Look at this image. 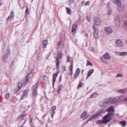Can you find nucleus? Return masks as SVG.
I'll list each match as a JSON object with an SVG mask.
<instances>
[{
  "label": "nucleus",
  "mask_w": 127,
  "mask_h": 127,
  "mask_svg": "<svg viewBox=\"0 0 127 127\" xmlns=\"http://www.w3.org/2000/svg\"><path fill=\"white\" fill-rule=\"evenodd\" d=\"M38 83L33 86V89L32 91V95L33 96V100H35V98L37 96V89L38 86Z\"/></svg>",
  "instance_id": "1"
},
{
  "label": "nucleus",
  "mask_w": 127,
  "mask_h": 127,
  "mask_svg": "<svg viewBox=\"0 0 127 127\" xmlns=\"http://www.w3.org/2000/svg\"><path fill=\"white\" fill-rule=\"evenodd\" d=\"M114 115L113 113H108L103 118V119L105 124L109 122L111 120V117L112 115Z\"/></svg>",
  "instance_id": "2"
},
{
  "label": "nucleus",
  "mask_w": 127,
  "mask_h": 127,
  "mask_svg": "<svg viewBox=\"0 0 127 127\" xmlns=\"http://www.w3.org/2000/svg\"><path fill=\"white\" fill-rule=\"evenodd\" d=\"M62 57L63 55L61 52L58 53L56 60V66L57 69H58L59 67L60 64V60L59 59H62Z\"/></svg>",
  "instance_id": "3"
},
{
  "label": "nucleus",
  "mask_w": 127,
  "mask_h": 127,
  "mask_svg": "<svg viewBox=\"0 0 127 127\" xmlns=\"http://www.w3.org/2000/svg\"><path fill=\"white\" fill-rule=\"evenodd\" d=\"M110 58V56L109 54L108 53H107L104 55L103 57H101L100 58L101 60L104 63H106V61L105 59L109 60Z\"/></svg>",
  "instance_id": "4"
},
{
  "label": "nucleus",
  "mask_w": 127,
  "mask_h": 127,
  "mask_svg": "<svg viewBox=\"0 0 127 127\" xmlns=\"http://www.w3.org/2000/svg\"><path fill=\"white\" fill-rule=\"evenodd\" d=\"M28 81L29 80L25 78L22 80L21 82L18 84V87L19 89H21L22 86L26 85L28 83Z\"/></svg>",
  "instance_id": "5"
},
{
  "label": "nucleus",
  "mask_w": 127,
  "mask_h": 127,
  "mask_svg": "<svg viewBox=\"0 0 127 127\" xmlns=\"http://www.w3.org/2000/svg\"><path fill=\"white\" fill-rule=\"evenodd\" d=\"M112 101L111 98H106L103 101L102 105L106 107L111 104H113V102Z\"/></svg>",
  "instance_id": "6"
},
{
  "label": "nucleus",
  "mask_w": 127,
  "mask_h": 127,
  "mask_svg": "<svg viewBox=\"0 0 127 127\" xmlns=\"http://www.w3.org/2000/svg\"><path fill=\"white\" fill-rule=\"evenodd\" d=\"M94 20L95 25L97 26H100L101 24V21L100 19L97 17H95L94 18Z\"/></svg>",
  "instance_id": "7"
},
{
  "label": "nucleus",
  "mask_w": 127,
  "mask_h": 127,
  "mask_svg": "<svg viewBox=\"0 0 127 127\" xmlns=\"http://www.w3.org/2000/svg\"><path fill=\"white\" fill-rule=\"evenodd\" d=\"M93 28L94 29V37L95 38H98L99 37L98 35V29L97 28L95 27L94 25L93 26Z\"/></svg>",
  "instance_id": "8"
},
{
  "label": "nucleus",
  "mask_w": 127,
  "mask_h": 127,
  "mask_svg": "<svg viewBox=\"0 0 127 127\" xmlns=\"http://www.w3.org/2000/svg\"><path fill=\"white\" fill-rule=\"evenodd\" d=\"M116 4L120 8V9L118 8V11H123L124 9V5L122 4L121 1L118 0Z\"/></svg>",
  "instance_id": "9"
},
{
  "label": "nucleus",
  "mask_w": 127,
  "mask_h": 127,
  "mask_svg": "<svg viewBox=\"0 0 127 127\" xmlns=\"http://www.w3.org/2000/svg\"><path fill=\"white\" fill-rule=\"evenodd\" d=\"M123 96V95H118L116 96L114 98H111L112 101L113 102V104H114L117 102L120 98L122 97Z\"/></svg>",
  "instance_id": "10"
},
{
  "label": "nucleus",
  "mask_w": 127,
  "mask_h": 127,
  "mask_svg": "<svg viewBox=\"0 0 127 127\" xmlns=\"http://www.w3.org/2000/svg\"><path fill=\"white\" fill-rule=\"evenodd\" d=\"M59 72V71H58L57 72L54 73L53 74V83L52 85L53 87L54 86L55 82L56 80V78Z\"/></svg>",
  "instance_id": "11"
},
{
  "label": "nucleus",
  "mask_w": 127,
  "mask_h": 127,
  "mask_svg": "<svg viewBox=\"0 0 127 127\" xmlns=\"http://www.w3.org/2000/svg\"><path fill=\"white\" fill-rule=\"evenodd\" d=\"M118 93L121 94H125L127 93V88L119 89L116 91Z\"/></svg>",
  "instance_id": "12"
},
{
  "label": "nucleus",
  "mask_w": 127,
  "mask_h": 127,
  "mask_svg": "<svg viewBox=\"0 0 127 127\" xmlns=\"http://www.w3.org/2000/svg\"><path fill=\"white\" fill-rule=\"evenodd\" d=\"M116 45L118 47L122 46L123 44L122 41L120 39H118L116 41Z\"/></svg>",
  "instance_id": "13"
},
{
  "label": "nucleus",
  "mask_w": 127,
  "mask_h": 127,
  "mask_svg": "<svg viewBox=\"0 0 127 127\" xmlns=\"http://www.w3.org/2000/svg\"><path fill=\"white\" fill-rule=\"evenodd\" d=\"M29 91L28 89H27L24 91L21 95V99H23L27 97Z\"/></svg>",
  "instance_id": "14"
},
{
  "label": "nucleus",
  "mask_w": 127,
  "mask_h": 127,
  "mask_svg": "<svg viewBox=\"0 0 127 127\" xmlns=\"http://www.w3.org/2000/svg\"><path fill=\"white\" fill-rule=\"evenodd\" d=\"M77 25L75 24H73L72 28V34L74 35L76 33Z\"/></svg>",
  "instance_id": "15"
},
{
  "label": "nucleus",
  "mask_w": 127,
  "mask_h": 127,
  "mask_svg": "<svg viewBox=\"0 0 127 127\" xmlns=\"http://www.w3.org/2000/svg\"><path fill=\"white\" fill-rule=\"evenodd\" d=\"M104 30L108 34L111 33L113 32L112 29L109 27H105L104 28Z\"/></svg>",
  "instance_id": "16"
},
{
  "label": "nucleus",
  "mask_w": 127,
  "mask_h": 127,
  "mask_svg": "<svg viewBox=\"0 0 127 127\" xmlns=\"http://www.w3.org/2000/svg\"><path fill=\"white\" fill-rule=\"evenodd\" d=\"M107 111L108 113H113V112L115 111V110L113 106H111L107 109Z\"/></svg>",
  "instance_id": "17"
},
{
  "label": "nucleus",
  "mask_w": 127,
  "mask_h": 127,
  "mask_svg": "<svg viewBox=\"0 0 127 127\" xmlns=\"http://www.w3.org/2000/svg\"><path fill=\"white\" fill-rule=\"evenodd\" d=\"M87 114V112L85 111L83 112L81 115V117L83 120H85L88 117L86 116V115Z\"/></svg>",
  "instance_id": "18"
},
{
  "label": "nucleus",
  "mask_w": 127,
  "mask_h": 127,
  "mask_svg": "<svg viewBox=\"0 0 127 127\" xmlns=\"http://www.w3.org/2000/svg\"><path fill=\"white\" fill-rule=\"evenodd\" d=\"M115 20L116 25L117 26H120V23L119 18L118 17H115Z\"/></svg>",
  "instance_id": "19"
},
{
  "label": "nucleus",
  "mask_w": 127,
  "mask_h": 127,
  "mask_svg": "<svg viewBox=\"0 0 127 127\" xmlns=\"http://www.w3.org/2000/svg\"><path fill=\"white\" fill-rule=\"evenodd\" d=\"M94 70L93 69H91L89 70L87 74V76L86 79L91 75L94 72Z\"/></svg>",
  "instance_id": "20"
},
{
  "label": "nucleus",
  "mask_w": 127,
  "mask_h": 127,
  "mask_svg": "<svg viewBox=\"0 0 127 127\" xmlns=\"http://www.w3.org/2000/svg\"><path fill=\"white\" fill-rule=\"evenodd\" d=\"M18 117L21 120H24L26 119V115L24 114H22L19 116Z\"/></svg>",
  "instance_id": "21"
},
{
  "label": "nucleus",
  "mask_w": 127,
  "mask_h": 127,
  "mask_svg": "<svg viewBox=\"0 0 127 127\" xmlns=\"http://www.w3.org/2000/svg\"><path fill=\"white\" fill-rule=\"evenodd\" d=\"M43 43V48H46L48 43V40H44L42 42Z\"/></svg>",
  "instance_id": "22"
},
{
  "label": "nucleus",
  "mask_w": 127,
  "mask_h": 127,
  "mask_svg": "<svg viewBox=\"0 0 127 127\" xmlns=\"http://www.w3.org/2000/svg\"><path fill=\"white\" fill-rule=\"evenodd\" d=\"M32 72H31L28 74L25 78L29 80L32 77Z\"/></svg>",
  "instance_id": "23"
},
{
  "label": "nucleus",
  "mask_w": 127,
  "mask_h": 127,
  "mask_svg": "<svg viewBox=\"0 0 127 127\" xmlns=\"http://www.w3.org/2000/svg\"><path fill=\"white\" fill-rule=\"evenodd\" d=\"M98 95L97 93H94L91 95L90 97L93 98L96 97Z\"/></svg>",
  "instance_id": "24"
},
{
  "label": "nucleus",
  "mask_w": 127,
  "mask_h": 127,
  "mask_svg": "<svg viewBox=\"0 0 127 127\" xmlns=\"http://www.w3.org/2000/svg\"><path fill=\"white\" fill-rule=\"evenodd\" d=\"M63 88V87L62 85H59L58 88V93L59 94H60L61 93V91Z\"/></svg>",
  "instance_id": "25"
},
{
  "label": "nucleus",
  "mask_w": 127,
  "mask_h": 127,
  "mask_svg": "<svg viewBox=\"0 0 127 127\" xmlns=\"http://www.w3.org/2000/svg\"><path fill=\"white\" fill-rule=\"evenodd\" d=\"M120 54L119 55L121 56H124L127 55V52H118Z\"/></svg>",
  "instance_id": "26"
},
{
  "label": "nucleus",
  "mask_w": 127,
  "mask_h": 127,
  "mask_svg": "<svg viewBox=\"0 0 127 127\" xmlns=\"http://www.w3.org/2000/svg\"><path fill=\"white\" fill-rule=\"evenodd\" d=\"M100 113L99 112H97L92 117H91L90 120L92 119L93 118H94L98 116Z\"/></svg>",
  "instance_id": "27"
},
{
  "label": "nucleus",
  "mask_w": 127,
  "mask_h": 127,
  "mask_svg": "<svg viewBox=\"0 0 127 127\" xmlns=\"http://www.w3.org/2000/svg\"><path fill=\"white\" fill-rule=\"evenodd\" d=\"M97 123L98 124H105L104 120H98L97 121Z\"/></svg>",
  "instance_id": "28"
},
{
  "label": "nucleus",
  "mask_w": 127,
  "mask_h": 127,
  "mask_svg": "<svg viewBox=\"0 0 127 127\" xmlns=\"http://www.w3.org/2000/svg\"><path fill=\"white\" fill-rule=\"evenodd\" d=\"M14 14L12 12H11L9 17V18H10V20H11L14 17Z\"/></svg>",
  "instance_id": "29"
},
{
  "label": "nucleus",
  "mask_w": 127,
  "mask_h": 127,
  "mask_svg": "<svg viewBox=\"0 0 127 127\" xmlns=\"http://www.w3.org/2000/svg\"><path fill=\"white\" fill-rule=\"evenodd\" d=\"M66 9L67 11V13L69 14H70L71 13V10L70 8L68 7H66Z\"/></svg>",
  "instance_id": "30"
},
{
  "label": "nucleus",
  "mask_w": 127,
  "mask_h": 127,
  "mask_svg": "<svg viewBox=\"0 0 127 127\" xmlns=\"http://www.w3.org/2000/svg\"><path fill=\"white\" fill-rule=\"evenodd\" d=\"M84 86V83H79V85L77 87V89H79V88L83 87Z\"/></svg>",
  "instance_id": "31"
},
{
  "label": "nucleus",
  "mask_w": 127,
  "mask_h": 127,
  "mask_svg": "<svg viewBox=\"0 0 127 127\" xmlns=\"http://www.w3.org/2000/svg\"><path fill=\"white\" fill-rule=\"evenodd\" d=\"M116 76L117 77L122 78L124 76L123 74L121 73H119Z\"/></svg>",
  "instance_id": "32"
},
{
  "label": "nucleus",
  "mask_w": 127,
  "mask_h": 127,
  "mask_svg": "<svg viewBox=\"0 0 127 127\" xmlns=\"http://www.w3.org/2000/svg\"><path fill=\"white\" fill-rule=\"evenodd\" d=\"M89 65H90L91 66H92V64L91 63L90 61L88 60H87V63L86 64V66H88Z\"/></svg>",
  "instance_id": "33"
},
{
  "label": "nucleus",
  "mask_w": 127,
  "mask_h": 127,
  "mask_svg": "<svg viewBox=\"0 0 127 127\" xmlns=\"http://www.w3.org/2000/svg\"><path fill=\"white\" fill-rule=\"evenodd\" d=\"M87 20L89 22H91V18L89 16H88L86 17Z\"/></svg>",
  "instance_id": "34"
},
{
  "label": "nucleus",
  "mask_w": 127,
  "mask_h": 127,
  "mask_svg": "<svg viewBox=\"0 0 127 127\" xmlns=\"http://www.w3.org/2000/svg\"><path fill=\"white\" fill-rule=\"evenodd\" d=\"M10 96V94L9 93H6L5 95L6 98L7 99H8Z\"/></svg>",
  "instance_id": "35"
},
{
  "label": "nucleus",
  "mask_w": 127,
  "mask_h": 127,
  "mask_svg": "<svg viewBox=\"0 0 127 127\" xmlns=\"http://www.w3.org/2000/svg\"><path fill=\"white\" fill-rule=\"evenodd\" d=\"M80 71V69L78 68L77 69L75 73L79 74Z\"/></svg>",
  "instance_id": "36"
},
{
  "label": "nucleus",
  "mask_w": 127,
  "mask_h": 127,
  "mask_svg": "<svg viewBox=\"0 0 127 127\" xmlns=\"http://www.w3.org/2000/svg\"><path fill=\"white\" fill-rule=\"evenodd\" d=\"M120 124L122 125L123 126H124L126 125V123L125 121H123L121 122Z\"/></svg>",
  "instance_id": "37"
},
{
  "label": "nucleus",
  "mask_w": 127,
  "mask_h": 127,
  "mask_svg": "<svg viewBox=\"0 0 127 127\" xmlns=\"http://www.w3.org/2000/svg\"><path fill=\"white\" fill-rule=\"evenodd\" d=\"M28 14V8L27 6H26V10L25 14V15H27Z\"/></svg>",
  "instance_id": "38"
},
{
  "label": "nucleus",
  "mask_w": 127,
  "mask_h": 127,
  "mask_svg": "<svg viewBox=\"0 0 127 127\" xmlns=\"http://www.w3.org/2000/svg\"><path fill=\"white\" fill-rule=\"evenodd\" d=\"M6 54L7 55H9L10 54V50L9 49H8L6 50Z\"/></svg>",
  "instance_id": "39"
},
{
  "label": "nucleus",
  "mask_w": 127,
  "mask_h": 127,
  "mask_svg": "<svg viewBox=\"0 0 127 127\" xmlns=\"http://www.w3.org/2000/svg\"><path fill=\"white\" fill-rule=\"evenodd\" d=\"M8 55H7L6 54L5 55H4L3 59L4 60L5 62H6V59Z\"/></svg>",
  "instance_id": "40"
},
{
  "label": "nucleus",
  "mask_w": 127,
  "mask_h": 127,
  "mask_svg": "<svg viewBox=\"0 0 127 127\" xmlns=\"http://www.w3.org/2000/svg\"><path fill=\"white\" fill-rule=\"evenodd\" d=\"M123 101L124 102L127 103V96L124 98L123 100Z\"/></svg>",
  "instance_id": "41"
},
{
  "label": "nucleus",
  "mask_w": 127,
  "mask_h": 127,
  "mask_svg": "<svg viewBox=\"0 0 127 127\" xmlns=\"http://www.w3.org/2000/svg\"><path fill=\"white\" fill-rule=\"evenodd\" d=\"M79 75V74L75 73L73 77L74 79H76L78 77Z\"/></svg>",
  "instance_id": "42"
},
{
  "label": "nucleus",
  "mask_w": 127,
  "mask_h": 127,
  "mask_svg": "<svg viewBox=\"0 0 127 127\" xmlns=\"http://www.w3.org/2000/svg\"><path fill=\"white\" fill-rule=\"evenodd\" d=\"M70 57L69 56H68L67 57V62H70Z\"/></svg>",
  "instance_id": "43"
},
{
  "label": "nucleus",
  "mask_w": 127,
  "mask_h": 127,
  "mask_svg": "<svg viewBox=\"0 0 127 127\" xmlns=\"http://www.w3.org/2000/svg\"><path fill=\"white\" fill-rule=\"evenodd\" d=\"M73 68V64H72L69 67V69L70 70H72Z\"/></svg>",
  "instance_id": "44"
},
{
  "label": "nucleus",
  "mask_w": 127,
  "mask_h": 127,
  "mask_svg": "<svg viewBox=\"0 0 127 127\" xmlns=\"http://www.w3.org/2000/svg\"><path fill=\"white\" fill-rule=\"evenodd\" d=\"M43 78H44V79L45 81H47L48 80V78L47 76H44Z\"/></svg>",
  "instance_id": "45"
},
{
  "label": "nucleus",
  "mask_w": 127,
  "mask_h": 127,
  "mask_svg": "<svg viewBox=\"0 0 127 127\" xmlns=\"http://www.w3.org/2000/svg\"><path fill=\"white\" fill-rule=\"evenodd\" d=\"M55 111L52 110V118H53V116L55 114Z\"/></svg>",
  "instance_id": "46"
},
{
  "label": "nucleus",
  "mask_w": 127,
  "mask_h": 127,
  "mask_svg": "<svg viewBox=\"0 0 127 127\" xmlns=\"http://www.w3.org/2000/svg\"><path fill=\"white\" fill-rule=\"evenodd\" d=\"M75 0H69V1L70 4H71L73 3Z\"/></svg>",
  "instance_id": "47"
},
{
  "label": "nucleus",
  "mask_w": 127,
  "mask_h": 127,
  "mask_svg": "<svg viewBox=\"0 0 127 127\" xmlns=\"http://www.w3.org/2000/svg\"><path fill=\"white\" fill-rule=\"evenodd\" d=\"M52 110L55 111L56 109V106H53L52 107Z\"/></svg>",
  "instance_id": "48"
},
{
  "label": "nucleus",
  "mask_w": 127,
  "mask_h": 127,
  "mask_svg": "<svg viewBox=\"0 0 127 127\" xmlns=\"http://www.w3.org/2000/svg\"><path fill=\"white\" fill-rule=\"evenodd\" d=\"M110 3H108L107 4V7L108 9H109L110 7Z\"/></svg>",
  "instance_id": "49"
},
{
  "label": "nucleus",
  "mask_w": 127,
  "mask_h": 127,
  "mask_svg": "<svg viewBox=\"0 0 127 127\" xmlns=\"http://www.w3.org/2000/svg\"><path fill=\"white\" fill-rule=\"evenodd\" d=\"M118 0H112V1L113 2L116 3Z\"/></svg>",
  "instance_id": "50"
},
{
  "label": "nucleus",
  "mask_w": 127,
  "mask_h": 127,
  "mask_svg": "<svg viewBox=\"0 0 127 127\" xmlns=\"http://www.w3.org/2000/svg\"><path fill=\"white\" fill-rule=\"evenodd\" d=\"M109 14V15H110L111 13L112 12V10L111 9H110L108 10Z\"/></svg>",
  "instance_id": "51"
},
{
  "label": "nucleus",
  "mask_w": 127,
  "mask_h": 127,
  "mask_svg": "<svg viewBox=\"0 0 127 127\" xmlns=\"http://www.w3.org/2000/svg\"><path fill=\"white\" fill-rule=\"evenodd\" d=\"M89 4V1L86 2L85 4V5H88Z\"/></svg>",
  "instance_id": "52"
},
{
  "label": "nucleus",
  "mask_w": 127,
  "mask_h": 127,
  "mask_svg": "<svg viewBox=\"0 0 127 127\" xmlns=\"http://www.w3.org/2000/svg\"><path fill=\"white\" fill-rule=\"evenodd\" d=\"M62 70H63L64 71H65L66 69L65 66H64L62 68Z\"/></svg>",
  "instance_id": "53"
},
{
  "label": "nucleus",
  "mask_w": 127,
  "mask_h": 127,
  "mask_svg": "<svg viewBox=\"0 0 127 127\" xmlns=\"http://www.w3.org/2000/svg\"><path fill=\"white\" fill-rule=\"evenodd\" d=\"M124 24L127 27V21H126L125 22Z\"/></svg>",
  "instance_id": "54"
},
{
  "label": "nucleus",
  "mask_w": 127,
  "mask_h": 127,
  "mask_svg": "<svg viewBox=\"0 0 127 127\" xmlns=\"http://www.w3.org/2000/svg\"><path fill=\"white\" fill-rule=\"evenodd\" d=\"M85 37H87L88 36V34L87 33H85Z\"/></svg>",
  "instance_id": "55"
},
{
  "label": "nucleus",
  "mask_w": 127,
  "mask_h": 127,
  "mask_svg": "<svg viewBox=\"0 0 127 127\" xmlns=\"http://www.w3.org/2000/svg\"><path fill=\"white\" fill-rule=\"evenodd\" d=\"M61 41L59 42L58 43V46H59L61 45Z\"/></svg>",
  "instance_id": "56"
},
{
  "label": "nucleus",
  "mask_w": 127,
  "mask_h": 127,
  "mask_svg": "<svg viewBox=\"0 0 127 127\" xmlns=\"http://www.w3.org/2000/svg\"><path fill=\"white\" fill-rule=\"evenodd\" d=\"M72 70H70V75H72Z\"/></svg>",
  "instance_id": "57"
},
{
  "label": "nucleus",
  "mask_w": 127,
  "mask_h": 127,
  "mask_svg": "<svg viewBox=\"0 0 127 127\" xmlns=\"http://www.w3.org/2000/svg\"><path fill=\"white\" fill-rule=\"evenodd\" d=\"M91 50L92 51L94 52V49L93 48H92Z\"/></svg>",
  "instance_id": "58"
},
{
  "label": "nucleus",
  "mask_w": 127,
  "mask_h": 127,
  "mask_svg": "<svg viewBox=\"0 0 127 127\" xmlns=\"http://www.w3.org/2000/svg\"><path fill=\"white\" fill-rule=\"evenodd\" d=\"M9 19H10V18H9V17H8L7 18V21H8Z\"/></svg>",
  "instance_id": "59"
},
{
  "label": "nucleus",
  "mask_w": 127,
  "mask_h": 127,
  "mask_svg": "<svg viewBox=\"0 0 127 127\" xmlns=\"http://www.w3.org/2000/svg\"><path fill=\"white\" fill-rule=\"evenodd\" d=\"M26 121H27V119H26V120H25V121L24 123H23V124H25V122H26Z\"/></svg>",
  "instance_id": "60"
},
{
  "label": "nucleus",
  "mask_w": 127,
  "mask_h": 127,
  "mask_svg": "<svg viewBox=\"0 0 127 127\" xmlns=\"http://www.w3.org/2000/svg\"><path fill=\"white\" fill-rule=\"evenodd\" d=\"M23 127V126L21 125V126H20L19 127Z\"/></svg>",
  "instance_id": "61"
},
{
  "label": "nucleus",
  "mask_w": 127,
  "mask_h": 127,
  "mask_svg": "<svg viewBox=\"0 0 127 127\" xmlns=\"http://www.w3.org/2000/svg\"><path fill=\"white\" fill-rule=\"evenodd\" d=\"M61 77H62V76H60V81H59L60 82H61Z\"/></svg>",
  "instance_id": "62"
},
{
  "label": "nucleus",
  "mask_w": 127,
  "mask_h": 127,
  "mask_svg": "<svg viewBox=\"0 0 127 127\" xmlns=\"http://www.w3.org/2000/svg\"><path fill=\"white\" fill-rule=\"evenodd\" d=\"M71 64H73V61H71Z\"/></svg>",
  "instance_id": "63"
},
{
  "label": "nucleus",
  "mask_w": 127,
  "mask_h": 127,
  "mask_svg": "<svg viewBox=\"0 0 127 127\" xmlns=\"http://www.w3.org/2000/svg\"><path fill=\"white\" fill-rule=\"evenodd\" d=\"M32 118L31 119V121L30 122V124H31V123L32 121Z\"/></svg>",
  "instance_id": "64"
}]
</instances>
